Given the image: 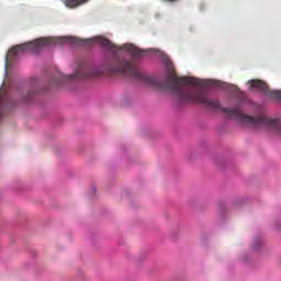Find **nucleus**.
I'll list each match as a JSON object with an SVG mask.
<instances>
[{
    "label": "nucleus",
    "instance_id": "nucleus-1",
    "mask_svg": "<svg viewBox=\"0 0 281 281\" xmlns=\"http://www.w3.org/2000/svg\"><path fill=\"white\" fill-rule=\"evenodd\" d=\"M66 43H69L70 45H85V43H82V41H80L78 37L63 36L48 38L42 37L25 44L14 46L5 55V76H8V67H10V63H15L16 58H19V56L22 54H25V52L38 54L43 47H61V45H65Z\"/></svg>",
    "mask_w": 281,
    "mask_h": 281
},
{
    "label": "nucleus",
    "instance_id": "nucleus-2",
    "mask_svg": "<svg viewBox=\"0 0 281 281\" xmlns=\"http://www.w3.org/2000/svg\"><path fill=\"white\" fill-rule=\"evenodd\" d=\"M249 89H258L263 95L267 98H271V100H277V102H281V90H269V86L262 80L252 79L248 81Z\"/></svg>",
    "mask_w": 281,
    "mask_h": 281
},
{
    "label": "nucleus",
    "instance_id": "nucleus-3",
    "mask_svg": "<svg viewBox=\"0 0 281 281\" xmlns=\"http://www.w3.org/2000/svg\"><path fill=\"white\" fill-rule=\"evenodd\" d=\"M262 247H265V239L262 238V236H255L250 245V251L258 254V251H262Z\"/></svg>",
    "mask_w": 281,
    "mask_h": 281
},
{
    "label": "nucleus",
    "instance_id": "nucleus-4",
    "mask_svg": "<svg viewBox=\"0 0 281 281\" xmlns=\"http://www.w3.org/2000/svg\"><path fill=\"white\" fill-rule=\"evenodd\" d=\"M89 0H65L67 8H78L82 3H87Z\"/></svg>",
    "mask_w": 281,
    "mask_h": 281
},
{
    "label": "nucleus",
    "instance_id": "nucleus-5",
    "mask_svg": "<svg viewBox=\"0 0 281 281\" xmlns=\"http://www.w3.org/2000/svg\"><path fill=\"white\" fill-rule=\"evenodd\" d=\"M241 262H249V260H251V255L250 254H243L240 257Z\"/></svg>",
    "mask_w": 281,
    "mask_h": 281
},
{
    "label": "nucleus",
    "instance_id": "nucleus-6",
    "mask_svg": "<svg viewBox=\"0 0 281 281\" xmlns=\"http://www.w3.org/2000/svg\"><path fill=\"white\" fill-rule=\"evenodd\" d=\"M97 191H98V188L94 184H92L90 189L91 196H94Z\"/></svg>",
    "mask_w": 281,
    "mask_h": 281
},
{
    "label": "nucleus",
    "instance_id": "nucleus-7",
    "mask_svg": "<svg viewBox=\"0 0 281 281\" xmlns=\"http://www.w3.org/2000/svg\"><path fill=\"white\" fill-rule=\"evenodd\" d=\"M240 203H245V199L244 198H239L235 201V205H240Z\"/></svg>",
    "mask_w": 281,
    "mask_h": 281
},
{
    "label": "nucleus",
    "instance_id": "nucleus-8",
    "mask_svg": "<svg viewBox=\"0 0 281 281\" xmlns=\"http://www.w3.org/2000/svg\"><path fill=\"white\" fill-rule=\"evenodd\" d=\"M277 229H281V221L277 222Z\"/></svg>",
    "mask_w": 281,
    "mask_h": 281
},
{
    "label": "nucleus",
    "instance_id": "nucleus-9",
    "mask_svg": "<svg viewBox=\"0 0 281 281\" xmlns=\"http://www.w3.org/2000/svg\"><path fill=\"white\" fill-rule=\"evenodd\" d=\"M33 256H36V251L33 252Z\"/></svg>",
    "mask_w": 281,
    "mask_h": 281
}]
</instances>
